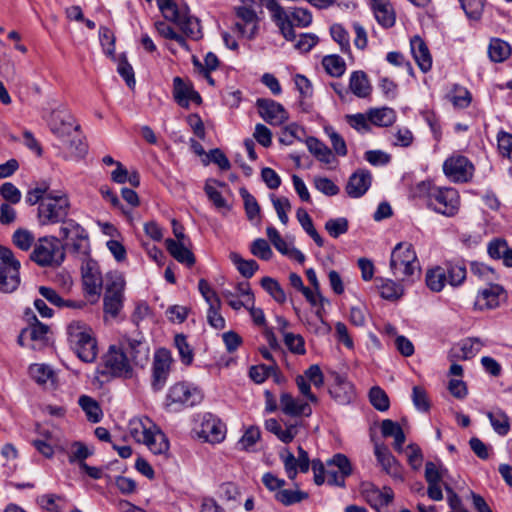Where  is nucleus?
I'll list each match as a JSON object with an SVG mask.
<instances>
[{"mask_svg":"<svg viewBox=\"0 0 512 512\" xmlns=\"http://www.w3.org/2000/svg\"><path fill=\"white\" fill-rule=\"evenodd\" d=\"M415 195L422 198L427 207L445 216H454L459 209V195L453 188L439 187L423 181L417 184Z\"/></svg>","mask_w":512,"mask_h":512,"instance_id":"f257e3e1","label":"nucleus"},{"mask_svg":"<svg viewBox=\"0 0 512 512\" xmlns=\"http://www.w3.org/2000/svg\"><path fill=\"white\" fill-rule=\"evenodd\" d=\"M157 4L164 18L175 23L186 37L192 40L202 38L199 20L189 14L187 6H179L173 0H157Z\"/></svg>","mask_w":512,"mask_h":512,"instance_id":"f03ea898","label":"nucleus"},{"mask_svg":"<svg viewBox=\"0 0 512 512\" xmlns=\"http://www.w3.org/2000/svg\"><path fill=\"white\" fill-rule=\"evenodd\" d=\"M68 341L77 356L84 362H93L98 354L92 330L82 322H72L67 328Z\"/></svg>","mask_w":512,"mask_h":512,"instance_id":"7ed1b4c3","label":"nucleus"},{"mask_svg":"<svg viewBox=\"0 0 512 512\" xmlns=\"http://www.w3.org/2000/svg\"><path fill=\"white\" fill-rule=\"evenodd\" d=\"M70 209V201L63 192L52 191L38 206L37 220L40 226L63 224Z\"/></svg>","mask_w":512,"mask_h":512,"instance_id":"20e7f679","label":"nucleus"},{"mask_svg":"<svg viewBox=\"0 0 512 512\" xmlns=\"http://www.w3.org/2000/svg\"><path fill=\"white\" fill-rule=\"evenodd\" d=\"M390 270L398 281H406L419 270V262L413 246L409 243H398L390 258Z\"/></svg>","mask_w":512,"mask_h":512,"instance_id":"39448f33","label":"nucleus"},{"mask_svg":"<svg viewBox=\"0 0 512 512\" xmlns=\"http://www.w3.org/2000/svg\"><path fill=\"white\" fill-rule=\"evenodd\" d=\"M30 259L40 267H57L65 259L64 246L55 236H44L37 239Z\"/></svg>","mask_w":512,"mask_h":512,"instance_id":"423d86ee","label":"nucleus"},{"mask_svg":"<svg viewBox=\"0 0 512 512\" xmlns=\"http://www.w3.org/2000/svg\"><path fill=\"white\" fill-rule=\"evenodd\" d=\"M0 260V291L12 293L20 285V261L5 246H0Z\"/></svg>","mask_w":512,"mask_h":512,"instance_id":"0eeeda50","label":"nucleus"},{"mask_svg":"<svg viewBox=\"0 0 512 512\" xmlns=\"http://www.w3.org/2000/svg\"><path fill=\"white\" fill-rule=\"evenodd\" d=\"M125 281L122 275L109 273L106 278V290L103 304L104 312L116 317L123 307Z\"/></svg>","mask_w":512,"mask_h":512,"instance_id":"6e6552de","label":"nucleus"},{"mask_svg":"<svg viewBox=\"0 0 512 512\" xmlns=\"http://www.w3.org/2000/svg\"><path fill=\"white\" fill-rule=\"evenodd\" d=\"M203 399L202 391L185 382H179L170 387L166 396L168 407L177 405L179 407H192L199 404Z\"/></svg>","mask_w":512,"mask_h":512,"instance_id":"1a4fd4ad","label":"nucleus"},{"mask_svg":"<svg viewBox=\"0 0 512 512\" xmlns=\"http://www.w3.org/2000/svg\"><path fill=\"white\" fill-rule=\"evenodd\" d=\"M103 374H110L119 377H131L132 368L130 360L125 351L115 345L110 346L107 353L103 356Z\"/></svg>","mask_w":512,"mask_h":512,"instance_id":"9d476101","label":"nucleus"},{"mask_svg":"<svg viewBox=\"0 0 512 512\" xmlns=\"http://www.w3.org/2000/svg\"><path fill=\"white\" fill-rule=\"evenodd\" d=\"M242 6H250L253 4L265 5L271 12L272 19L280 30V33L287 41H296V34L291 29L289 15L285 9L275 0H241Z\"/></svg>","mask_w":512,"mask_h":512,"instance_id":"9b49d317","label":"nucleus"},{"mask_svg":"<svg viewBox=\"0 0 512 512\" xmlns=\"http://www.w3.org/2000/svg\"><path fill=\"white\" fill-rule=\"evenodd\" d=\"M172 364L171 354L167 349H159L155 353L151 386L155 392L163 389L165 386Z\"/></svg>","mask_w":512,"mask_h":512,"instance_id":"f8f14e48","label":"nucleus"},{"mask_svg":"<svg viewBox=\"0 0 512 512\" xmlns=\"http://www.w3.org/2000/svg\"><path fill=\"white\" fill-rule=\"evenodd\" d=\"M259 115L270 125L279 126L286 122L289 114L282 104L272 100L259 98L256 101Z\"/></svg>","mask_w":512,"mask_h":512,"instance_id":"ddd939ff","label":"nucleus"},{"mask_svg":"<svg viewBox=\"0 0 512 512\" xmlns=\"http://www.w3.org/2000/svg\"><path fill=\"white\" fill-rule=\"evenodd\" d=\"M280 458L284 464L285 472L290 480H294L298 471L306 473L309 470L310 459L308 453L301 447H298V457L288 449H284L280 453Z\"/></svg>","mask_w":512,"mask_h":512,"instance_id":"4468645a","label":"nucleus"},{"mask_svg":"<svg viewBox=\"0 0 512 512\" xmlns=\"http://www.w3.org/2000/svg\"><path fill=\"white\" fill-rule=\"evenodd\" d=\"M443 171L454 182H466L472 176L473 165L464 156H452L444 162Z\"/></svg>","mask_w":512,"mask_h":512,"instance_id":"2eb2a0df","label":"nucleus"},{"mask_svg":"<svg viewBox=\"0 0 512 512\" xmlns=\"http://www.w3.org/2000/svg\"><path fill=\"white\" fill-rule=\"evenodd\" d=\"M312 470L314 473V481L317 485H322L325 481L329 485H334L338 487L345 486V478L340 474V472L334 467L330 466L327 461L326 466L319 459H314L312 461Z\"/></svg>","mask_w":512,"mask_h":512,"instance_id":"dca6fc26","label":"nucleus"},{"mask_svg":"<svg viewBox=\"0 0 512 512\" xmlns=\"http://www.w3.org/2000/svg\"><path fill=\"white\" fill-rule=\"evenodd\" d=\"M239 21L235 23V28L243 37L252 39L258 28V17L256 11L250 6H239L235 8Z\"/></svg>","mask_w":512,"mask_h":512,"instance_id":"f3484780","label":"nucleus"},{"mask_svg":"<svg viewBox=\"0 0 512 512\" xmlns=\"http://www.w3.org/2000/svg\"><path fill=\"white\" fill-rule=\"evenodd\" d=\"M173 97L177 104L183 108H188L190 102H194L197 105L202 103V98L194 90L192 83L183 80L179 76L173 79Z\"/></svg>","mask_w":512,"mask_h":512,"instance_id":"a211bd4d","label":"nucleus"},{"mask_svg":"<svg viewBox=\"0 0 512 512\" xmlns=\"http://www.w3.org/2000/svg\"><path fill=\"white\" fill-rule=\"evenodd\" d=\"M504 297V289L498 284H489L487 287L478 291L475 308L478 310L495 309L500 305L501 298Z\"/></svg>","mask_w":512,"mask_h":512,"instance_id":"6ab92c4d","label":"nucleus"},{"mask_svg":"<svg viewBox=\"0 0 512 512\" xmlns=\"http://www.w3.org/2000/svg\"><path fill=\"white\" fill-rule=\"evenodd\" d=\"M280 409L284 414L293 417H309L312 414L309 401L296 398L286 392L280 396Z\"/></svg>","mask_w":512,"mask_h":512,"instance_id":"aec40b11","label":"nucleus"},{"mask_svg":"<svg viewBox=\"0 0 512 512\" xmlns=\"http://www.w3.org/2000/svg\"><path fill=\"white\" fill-rule=\"evenodd\" d=\"M361 493L366 502L375 509L388 505L394 498V493L390 487H384L383 491H381L372 483H363Z\"/></svg>","mask_w":512,"mask_h":512,"instance_id":"412c9836","label":"nucleus"},{"mask_svg":"<svg viewBox=\"0 0 512 512\" xmlns=\"http://www.w3.org/2000/svg\"><path fill=\"white\" fill-rule=\"evenodd\" d=\"M50 129L62 142H66L67 138L79 130V125L75 124L74 119L70 115H61L59 112H53L50 120Z\"/></svg>","mask_w":512,"mask_h":512,"instance_id":"4be33fe9","label":"nucleus"},{"mask_svg":"<svg viewBox=\"0 0 512 512\" xmlns=\"http://www.w3.org/2000/svg\"><path fill=\"white\" fill-rule=\"evenodd\" d=\"M371 183V173L365 169H358L349 177L345 190L351 198H359L368 191Z\"/></svg>","mask_w":512,"mask_h":512,"instance_id":"5701e85b","label":"nucleus"},{"mask_svg":"<svg viewBox=\"0 0 512 512\" xmlns=\"http://www.w3.org/2000/svg\"><path fill=\"white\" fill-rule=\"evenodd\" d=\"M331 397L339 405H348L356 398L354 385L347 379L337 376L329 389Z\"/></svg>","mask_w":512,"mask_h":512,"instance_id":"b1692460","label":"nucleus"},{"mask_svg":"<svg viewBox=\"0 0 512 512\" xmlns=\"http://www.w3.org/2000/svg\"><path fill=\"white\" fill-rule=\"evenodd\" d=\"M370 5L377 22L381 26L384 28L394 26L396 14L389 0H370Z\"/></svg>","mask_w":512,"mask_h":512,"instance_id":"393cba45","label":"nucleus"},{"mask_svg":"<svg viewBox=\"0 0 512 512\" xmlns=\"http://www.w3.org/2000/svg\"><path fill=\"white\" fill-rule=\"evenodd\" d=\"M83 286L85 292L94 297H99L102 287V277L94 263L88 262L83 268Z\"/></svg>","mask_w":512,"mask_h":512,"instance_id":"a878e982","label":"nucleus"},{"mask_svg":"<svg viewBox=\"0 0 512 512\" xmlns=\"http://www.w3.org/2000/svg\"><path fill=\"white\" fill-rule=\"evenodd\" d=\"M374 454L378 463L387 474L393 477H400L399 464L387 446L376 443L374 446Z\"/></svg>","mask_w":512,"mask_h":512,"instance_id":"bb28decb","label":"nucleus"},{"mask_svg":"<svg viewBox=\"0 0 512 512\" xmlns=\"http://www.w3.org/2000/svg\"><path fill=\"white\" fill-rule=\"evenodd\" d=\"M411 52L413 57L423 72H427L432 67V57L429 49L423 39L419 36H414L410 41Z\"/></svg>","mask_w":512,"mask_h":512,"instance_id":"cd10ccee","label":"nucleus"},{"mask_svg":"<svg viewBox=\"0 0 512 512\" xmlns=\"http://www.w3.org/2000/svg\"><path fill=\"white\" fill-rule=\"evenodd\" d=\"M155 425L148 417H137L129 421L128 431L130 436L138 443L147 441Z\"/></svg>","mask_w":512,"mask_h":512,"instance_id":"c85d7f7f","label":"nucleus"},{"mask_svg":"<svg viewBox=\"0 0 512 512\" xmlns=\"http://www.w3.org/2000/svg\"><path fill=\"white\" fill-rule=\"evenodd\" d=\"M201 433L208 442L218 443L225 437V425L209 415L201 424Z\"/></svg>","mask_w":512,"mask_h":512,"instance_id":"c756f323","label":"nucleus"},{"mask_svg":"<svg viewBox=\"0 0 512 512\" xmlns=\"http://www.w3.org/2000/svg\"><path fill=\"white\" fill-rule=\"evenodd\" d=\"M166 249L180 263L191 267L195 263L193 253L185 247L183 242H177L171 238L165 240Z\"/></svg>","mask_w":512,"mask_h":512,"instance_id":"7c9ffc66","label":"nucleus"},{"mask_svg":"<svg viewBox=\"0 0 512 512\" xmlns=\"http://www.w3.org/2000/svg\"><path fill=\"white\" fill-rule=\"evenodd\" d=\"M125 353L135 365L144 366L149 360V348L141 341L128 340Z\"/></svg>","mask_w":512,"mask_h":512,"instance_id":"2f4dec72","label":"nucleus"},{"mask_svg":"<svg viewBox=\"0 0 512 512\" xmlns=\"http://www.w3.org/2000/svg\"><path fill=\"white\" fill-rule=\"evenodd\" d=\"M375 282L380 296L386 300H397L403 295V286L391 279L376 278Z\"/></svg>","mask_w":512,"mask_h":512,"instance_id":"473e14b6","label":"nucleus"},{"mask_svg":"<svg viewBox=\"0 0 512 512\" xmlns=\"http://www.w3.org/2000/svg\"><path fill=\"white\" fill-rule=\"evenodd\" d=\"M349 88L351 92L359 98H365L371 92L369 80L363 71L352 72L349 80Z\"/></svg>","mask_w":512,"mask_h":512,"instance_id":"72a5a7b5","label":"nucleus"},{"mask_svg":"<svg viewBox=\"0 0 512 512\" xmlns=\"http://www.w3.org/2000/svg\"><path fill=\"white\" fill-rule=\"evenodd\" d=\"M143 444H145L149 450L156 455L166 454L169 450L168 439L156 426L148 436L147 441H144Z\"/></svg>","mask_w":512,"mask_h":512,"instance_id":"f704fd0d","label":"nucleus"},{"mask_svg":"<svg viewBox=\"0 0 512 512\" xmlns=\"http://www.w3.org/2000/svg\"><path fill=\"white\" fill-rule=\"evenodd\" d=\"M368 120L373 125L387 127L395 122L396 114L393 109L387 107L372 109L368 113Z\"/></svg>","mask_w":512,"mask_h":512,"instance_id":"c9c22d12","label":"nucleus"},{"mask_svg":"<svg viewBox=\"0 0 512 512\" xmlns=\"http://www.w3.org/2000/svg\"><path fill=\"white\" fill-rule=\"evenodd\" d=\"M427 287L433 292H440L447 283L446 270L444 267H434L426 272Z\"/></svg>","mask_w":512,"mask_h":512,"instance_id":"e433bc0d","label":"nucleus"},{"mask_svg":"<svg viewBox=\"0 0 512 512\" xmlns=\"http://www.w3.org/2000/svg\"><path fill=\"white\" fill-rule=\"evenodd\" d=\"M511 54L510 45L498 38L491 39L488 46V55L493 62H503Z\"/></svg>","mask_w":512,"mask_h":512,"instance_id":"4c0bfd02","label":"nucleus"},{"mask_svg":"<svg viewBox=\"0 0 512 512\" xmlns=\"http://www.w3.org/2000/svg\"><path fill=\"white\" fill-rule=\"evenodd\" d=\"M308 150L321 162L329 164L333 160L332 151L321 141L314 137L306 140Z\"/></svg>","mask_w":512,"mask_h":512,"instance_id":"58836bf2","label":"nucleus"},{"mask_svg":"<svg viewBox=\"0 0 512 512\" xmlns=\"http://www.w3.org/2000/svg\"><path fill=\"white\" fill-rule=\"evenodd\" d=\"M35 235L25 228H18L12 234V243L22 251H29L36 243Z\"/></svg>","mask_w":512,"mask_h":512,"instance_id":"ea45409f","label":"nucleus"},{"mask_svg":"<svg viewBox=\"0 0 512 512\" xmlns=\"http://www.w3.org/2000/svg\"><path fill=\"white\" fill-rule=\"evenodd\" d=\"M78 403L82 410L86 413V416L90 422L97 423L101 420L102 410L96 400L89 396L82 395L79 398Z\"/></svg>","mask_w":512,"mask_h":512,"instance_id":"a19ab883","label":"nucleus"},{"mask_svg":"<svg viewBox=\"0 0 512 512\" xmlns=\"http://www.w3.org/2000/svg\"><path fill=\"white\" fill-rule=\"evenodd\" d=\"M29 373L31 377L41 385L51 384L55 381V373L52 368L46 364H32L29 367Z\"/></svg>","mask_w":512,"mask_h":512,"instance_id":"79ce46f5","label":"nucleus"},{"mask_svg":"<svg viewBox=\"0 0 512 512\" xmlns=\"http://www.w3.org/2000/svg\"><path fill=\"white\" fill-rule=\"evenodd\" d=\"M93 454V450L82 442L75 441L67 449V455L70 463H85L84 460Z\"/></svg>","mask_w":512,"mask_h":512,"instance_id":"37998d69","label":"nucleus"},{"mask_svg":"<svg viewBox=\"0 0 512 512\" xmlns=\"http://www.w3.org/2000/svg\"><path fill=\"white\" fill-rule=\"evenodd\" d=\"M60 234L67 242H72L80 237L88 235L87 231L75 220L68 219L60 227Z\"/></svg>","mask_w":512,"mask_h":512,"instance_id":"c03bdc74","label":"nucleus"},{"mask_svg":"<svg viewBox=\"0 0 512 512\" xmlns=\"http://www.w3.org/2000/svg\"><path fill=\"white\" fill-rule=\"evenodd\" d=\"M229 257L239 273L246 278L252 277L259 268L255 260H245L236 252L230 253Z\"/></svg>","mask_w":512,"mask_h":512,"instance_id":"a18cd8bd","label":"nucleus"},{"mask_svg":"<svg viewBox=\"0 0 512 512\" xmlns=\"http://www.w3.org/2000/svg\"><path fill=\"white\" fill-rule=\"evenodd\" d=\"M490 423L496 433L506 435L510 430L508 416L502 410H494L487 413Z\"/></svg>","mask_w":512,"mask_h":512,"instance_id":"49530a36","label":"nucleus"},{"mask_svg":"<svg viewBox=\"0 0 512 512\" xmlns=\"http://www.w3.org/2000/svg\"><path fill=\"white\" fill-rule=\"evenodd\" d=\"M447 283L451 286H460L466 279V267L461 263H448L446 267Z\"/></svg>","mask_w":512,"mask_h":512,"instance_id":"de8ad7c7","label":"nucleus"},{"mask_svg":"<svg viewBox=\"0 0 512 512\" xmlns=\"http://www.w3.org/2000/svg\"><path fill=\"white\" fill-rule=\"evenodd\" d=\"M326 72L332 77H340L345 73V61L338 55H327L322 60Z\"/></svg>","mask_w":512,"mask_h":512,"instance_id":"09e8293b","label":"nucleus"},{"mask_svg":"<svg viewBox=\"0 0 512 512\" xmlns=\"http://www.w3.org/2000/svg\"><path fill=\"white\" fill-rule=\"evenodd\" d=\"M483 343L479 338H467L459 344V352L456 356L467 360L473 358L482 348Z\"/></svg>","mask_w":512,"mask_h":512,"instance_id":"8fccbe9b","label":"nucleus"},{"mask_svg":"<svg viewBox=\"0 0 512 512\" xmlns=\"http://www.w3.org/2000/svg\"><path fill=\"white\" fill-rule=\"evenodd\" d=\"M275 498L283 505L289 506L307 499L308 494L298 489H281L276 492Z\"/></svg>","mask_w":512,"mask_h":512,"instance_id":"3c124183","label":"nucleus"},{"mask_svg":"<svg viewBox=\"0 0 512 512\" xmlns=\"http://www.w3.org/2000/svg\"><path fill=\"white\" fill-rule=\"evenodd\" d=\"M70 152V155L75 158H82L87 153V145L83 141V137L79 130H77L71 137L63 142Z\"/></svg>","mask_w":512,"mask_h":512,"instance_id":"603ef678","label":"nucleus"},{"mask_svg":"<svg viewBox=\"0 0 512 512\" xmlns=\"http://www.w3.org/2000/svg\"><path fill=\"white\" fill-rule=\"evenodd\" d=\"M285 12L289 15L292 30H294V26L307 27L312 22V15L307 9L294 8L291 11L285 10ZM293 32L295 33V31Z\"/></svg>","mask_w":512,"mask_h":512,"instance_id":"864d4df0","label":"nucleus"},{"mask_svg":"<svg viewBox=\"0 0 512 512\" xmlns=\"http://www.w3.org/2000/svg\"><path fill=\"white\" fill-rule=\"evenodd\" d=\"M369 400L371 405L379 411H386L389 409V397L379 386H374L370 389Z\"/></svg>","mask_w":512,"mask_h":512,"instance_id":"5fc2aeb1","label":"nucleus"},{"mask_svg":"<svg viewBox=\"0 0 512 512\" xmlns=\"http://www.w3.org/2000/svg\"><path fill=\"white\" fill-rule=\"evenodd\" d=\"M52 191L47 182H41L27 192L25 197L26 203L30 206L36 205L37 203L40 204Z\"/></svg>","mask_w":512,"mask_h":512,"instance_id":"6e6d98bb","label":"nucleus"},{"mask_svg":"<svg viewBox=\"0 0 512 512\" xmlns=\"http://www.w3.org/2000/svg\"><path fill=\"white\" fill-rule=\"evenodd\" d=\"M261 286L267 291L275 301L284 303L286 301V294L280 284L271 277H264L261 280Z\"/></svg>","mask_w":512,"mask_h":512,"instance_id":"4d7b16f0","label":"nucleus"},{"mask_svg":"<svg viewBox=\"0 0 512 512\" xmlns=\"http://www.w3.org/2000/svg\"><path fill=\"white\" fill-rule=\"evenodd\" d=\"M260 435L261 433L258 427L250 426L238 441V449L243 451H251L253 446L260 439Z\"/></svg>","mask_w":512,"mask_h":512,"instance_id":"13d9d810","label":"nucleus"},{"mask_svg":"<svg viewBox=\"0 0 512 512\" xmlns=\"http://www.w3.org/2000/svg\"><path fill=\"white\" fill-rule=\"evenodd\" d=\"M277 364L257 365L250 368L249 376L257 384L263 383L269 375L276 374Z\"/></svg>","mask_w":512,"mask_h":512,"instance_id":"bf43d9fd","label":"nucleus"},{"mask_svg":"<svg viewBox=\"0 0 512 512\" xmlns=\"http://www.w3.org/2000/svg\"><path fill=\"white\" fill-rule=\"evenodd\" d=\"M332 38L339 44L343 53L350 51V38L348 32L340 24H334L330 28Z\"/></svg>","mask_w":512,"mask_h":512,"instance_id":"052dcab7","label":"nucleus"},{"mask_svg":"<svg viewBox=\"0 0 512 512\" xmlns=\"http://www.w3.org/2000/svg\"><path fill=\"white\" fill-rule=\"evenodd\" d=\"M240 195L243 198L248 219L250 221L254 220L260 213V206L256 198L244 188L240 190Z\"/></svg>","mask_w":512,"mask_h":512,"instance_id":"680f3d73","label":"nucleus"},{"mask_svg":"<svg viewBox=\"0 0 512 512\" xmlns=\"http://www.w3.org/2000/svg\"><path fill=\"white\" fill-rule=\"evenodd\" d=\"M175 346L179 352L181 361L185 365H190L193 361V352L186 337L183 334H177L174 339Z\"/></svg>","mask_w":512,"mask_h":512,"instance_id":"e2e57ef3","label":"nucleus"},{"mask_svg":"<svg viewBox=\"0 0 512 512\" xmlns=\"http://www.w3.org/2000/svg\"><path fill=\"white\" fill-rule=\"evenodd\" d=\"M325 229L331 237L338 238L348 231V220L344 217L329 219L325 223Z\"/></svg>","mask_w":512,"mask_h":512,"instance_id":"0e129e2a","label":"nucleus"},{"mask_svg":"<svg viewBox=\"0 0 512 512\" xmlns=\"http://www.w3.org/2000/svg\"><path fill=\"white\" fill-rule=\"evenodd\" d=\"M461 7L470 19L478 20L484 9V0H459Z\"/></svg>","mask_w":512,"mask_h":512,"instance_id":"69168bd1","label":"nucleus"},{"mask_svg":"<svg viewBox=\"0 0 512 512\" xmlns=\"http://www.w3.org/2000/svg\"><path fill=\"white\" fill-rule=\"evenodd\" d=\"M325 132L330 139L331 145L335 153L339 156L347 155V146L343 137L337 133L332 127H326Z\"/></svg>","mask_w":512,"mask_h":512,"instance_id":"338daca9","label":"nucleus"},{"mask_svg":"<svg viewBox=\"0 0 512 512\" xmlns=\"http://www.w3.org/2000/svg\"><path fill=\"white\" fill-rule=\"evenodd\" d=\"M499 153L512 162V135L500 131L497 135Z\"/></svg>","mask_w":512,"mask_h":512,"instance_id":"774afa93","label":"nucleus"}]
</instances>
